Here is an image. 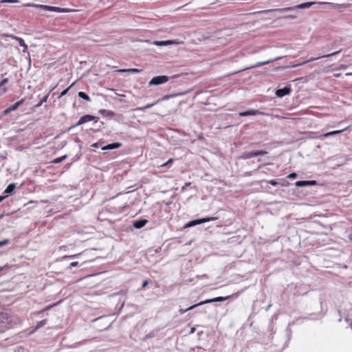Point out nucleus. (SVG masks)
Masks as SVG:
<instances>
[{"instance_id": "nucleus-40", "label": "nucleus", "mask_w": 352, "mask_h": 352, "mask_svg": "<svg viewBox=\"0 0 352 352\" xmlns=\"http://www.w3.org/2000/svg\"><path fill=\"white\" fill-rule=\"evenodd\" d=\"M333 76L336 77V78H338V77L341 76V74L340 73L334 74Z\"/></svg>"}, {"instance_id": "nucleus-46", "label": "nucleus", "mask_w": 352, "mask_h": 352, "mask_svg": "<svg viewBox=\"0 0 352 352\" xmlns=\"http://www.w3.org/2000/svg\"><path fill=\"white\" fill-rule=\"evenodd\" d=\"M190 184V183L188 182V183L186 184V186H189Z\"/></svg>"}, {"instance_id": "nucleus-16", "label": "nucleus", "mask_w": 352, "mask_h": 352, "mask_svg": "<svg viewBox=\"0 0 352 352\" xmlns=\"http://www.w3.org/2000/svg\"><path fill=\"white\" fill-rule=\"evenodd\" d=\"M148 221L146 219H141L136 221H134L133 226L135 228H141L144 227L146 223Z\"/></svg>"}, {"instance_id": "nucleus-33", "label": "nucleus", "mask_w": 352, "mask_h": 352, "mask_svg": "<svg viewBox=\"0 0 352 352\" xmlns=\"http://www.w3.org/2000/svg\"><path fill=\"white\" fill-rule=\"evenodd\" d=\"M153 105V104H148L146 105L145 107H140V108H138V109H139V110H144V109H148V108L151 107Z\"/></svg>"}, {"instance_id": "nucleus-2", "label": "nucleus", "mask_w": 352, "mask_h": 352, "mask_svg": "<svg viewBox=\"0 0 352 352\" xmlns=\"http://www.w3.org/2000/svg\"><path fill=\"white\" fill-rule=\"evenodd\" d=\"M24 6L25 7H33L36 8H39L41 10H43L45 11H52L56 12H60V13H67L73 12L74 10L69 8H62L59 7H54V6H50L47 5H42V4H32V3H26L24 4Z\"/></svg>"}, {"instance_id": "nucleus-21", "label": "nucleus", "mask_w": 352, "mask_h": 352, "mask_svg": "<svg viewBox=\"0 0 352 352\" xmlns=\"http://www.w3.org/2000/svg\"><path fill=\"white\" fill-rule=\"evenodd\" d=\"M47 320L46 319H44V320H42L38 322L36 325V327H35L34 330H33L32 332H34L35 331H36L39 328H41V327H43L44 325H45L47 324Z\"/></svg>"}, {"instance_id": "nucleus-45", "label": "nucleus", "mask_w": 352, "mask_h": 352, "mask_svg": "<svg viewBox=\"0 0 352 352\" xmlns=\"http://www.w3.org/2000/svg\"><path fill=\"white\" fill-rule=\"evenodd\" d=\"M92 146L97 147L98 146V143L93 144Z\"/></svg>"}, {"instance_id": "nucleus-17", "label": "nucleus", "mask_w": 352, "mask_h": 352, "mask_svg": "<svg viewBox=\"0 0 352 352\" xmlns=\"http://www.w3.org/2000/svg\"><path fill=\"white\" fill-rule=\"evenodd\" d=\"M117 72L119 73L128 72V73L137 74V73H140L141 72V70L138 69H135V68H131V69H120L117 70Z\"/></svg>"}, {"instance_id": "nucleus-10", "label": "nucleus", "mask_w": 352, "mask_h": 352, "mask_svg": "<svg viewBox=\"0 0 352 352\" xmlns=\"http://www.w3.org/2000/svg\"><path fill=\"white\" fill-rule=\"evenodd\" d=\"M291 91L292 89L290 87H285L284 88L277 89L276 91V96L281 98L289 94Z\"/></svg>"}, {"instance_id": "nucleus-1", "label": "nucleus", "mask_w": 352, "mask_h": 352, "mask_svg": "<svg viewBox=\"0 0 352 352\" xmlns=\"http://www.w3.org/2000/svg\"><path fill=\"white\" fill-rule=\"evenodd\" d=\"M234 296L237 297L239 296V294L236 293V294H234L232 295L225 296V297L219 296V297H216V298H212V299L206 300L204 301H201V302H199L197 304L192 305V306L189 307L188 308H187L186 309H179V312L180 314H184L186 311H188L189 310H191V309H193L194 308L197 307V306H200V305H202L208 304V303H211V302H223V301H225V300L230 298L231 297H232Z\"/></svg>"}, {"instance_id": "nucleus-30", "label": "nucleus", "mask_w": 352, "mask_h": 352, "mask_svg": "<svg viewBox=\"0 0 352 352\" xmlns=\"http://www.w3.org/2000/svg\"><path fill=\"white\" fill-rule=\"evenodd\" d=\"M18 0H0V3H17Z\"/></svg>"}, {"instance_id": "nucleus-36", "label": "nucleus", "mask_w": 352, "mask_h": 352, "mask_svg": "<svg viewBox=\"0 0 352 352\" xmlns=\"http://www.w3.org/2000/svg\"><path fill=\"white\" fill-rule=\"evenodd\" d=\"M270 63V60H267V61H265V62H260V63H258L256 64V66H261V65H264L265 64H267Z\"/></svg>"}, {"instance_id": "nucleus-7", "label": "nucleus", "mask_w": 352, "mask_h": 352, "mask_svg": "<svg viewBox=\"0 0 352 352\" xmlns=\"http://www.w3.org/2000/svg\"><path fill=\"white\" fill-rule=\"evenodd\" d=\"M318 3L320 4V5L326 4L333 8H349L351 6V4H349V3L339 4V3H331V2H318Z\"/></svg>"}, {"instance_id": "nucleus-6", "label": "nucleus", "mask_w": 352, "mask_h": 352, "mask_svg": "<svg viewBox=\"0 0 352 352\" xmlns=\"http://www.w3.org/2000/svg\"><path fill=\"white\" fill-rule=\"evenodd\" d=\"M182 41L179 40H168L162 41H155L154 44L157 46L169 45H179L182 43Z\"/></svg>"}, {"instance_id": "nucleus-44", "label": "nucleus", "mask_w": 352, "mask_h": 352, "mask_svg": "<svg viewBox=\"0 0 352 352\" xmlns=\"http://www.w3.org/2000/svg\"><path fill=\"white\" fill-rule=\"evenodd\" d=\"M292 8H284L283 9V10H290Z\"/></svg>"}, {"instance_id": "nucleus-25", "label": "nucleus", "mask_w": 352, "mask_h": 352, "mask_svg": "<svg viewBox=\"0 0 352 352\" xmlns=\"http://www.w3.org/2000/svg\"><path fill=\"white\" fill-rule=\"evenodd\" d=\"M74 85V82H73L69 87H67V89H65V90H63L60 94V97H63V96L66 95L67 93L68 92V91L69 90V89Z\"/></svg>"}, {"instance_id": "nucleus-41", "label": "nucleus", "mask_w": 352, "mask_h": 352, "mask_svg": "<svg viewBox=\"0 0 352 352\" xmlns=\"http://www.w3.org/2000/svg\"><path fill=\"white\" fill-rule=\"evenodd\" d=\"M349 239L352 241V232L349 234Z\"/></svg>"}, {"instance_id": "nucleus-12", "label": "nucleus", "mask_w": 352, "mask_h": 352, "mask_svg": "<svg viewBox=\"0 0 352 352\" xmlns=\"http://www.w3.org/2000/svg\"><path fill=\"white\" fill-rule=\"evenodd\" d=\"M341 52V50H339V51H337V52H333L331 54H326V55H323V56H318V57H316V58H311L310 59L306 60V61H304L303 63H302L300 65H302V64H305L306 63H308V62H311V61H314L315 60H318L320 58H324V57H330V56H334L336 54H339L340 52Z\"/></svg>"}, {"instance_id": "nucleus-37", "label": "nucleus", "mask_w": 352, "mask_h": 352, "mask_svg": "<svg viewBox=\"0 0 352 352\" xmlns=\"http://www.w3.org/2000/svg\"><path fill=\"white\" fill-rule=\"evenodd\" d=\"M8 82V78H4L3 79L0 83H1V85H5L7 82Z\"/></svg>"}, {"instance_id": "nucleus-19", "label": "nucleus", "mask_w": 352, "mask_h": 352, "mask_svg": "<svg viewBox=\"0 0 352 352\" xmlns=\"http://www.w3.org/2000/svg\"><path fill=\"white\" fill-rule=\"evenodd\" d=\"M315 3H317L316 2H314V1L306 2V3H301V4H299V5L296 6V8H300V9L307 8H309L310 6H311L312 5L315 4Z\"/></svg>"}, {"instance_id": "nucleus-32", "label": "nucleus", "mask_w": 352, "mask_h": 352, "mask_svg": "<svg viewBox=\"0 0 352 352\" xmlns=\"http://www.w3.org/2000/svg\"><path fill=\"white\" fill-rule=\"evenodd\" d=\"M297 177V175L296 173H289L288 175H287V177L289 179H294Z\"/></svg>"}, {"instance_id": "nucleus-5", "label": "nucleus", "mask_w": 352, "mask_h": 352, "mask_svg": "<svg viewBox=\"0 0 352 352\" xmlns=\"http://www.w3.org/2000/svg\"><path fill=\"white\" fill-rule=\"evenodd\" d=\"M169 78L167 76H158L153 77L149 82V85H158L168 82Z\"/></svg>"}, {"instance_id": "nucleus-38", "label": "nucleus", "mask_w": 352, "mask_h": 352, "mask_svg": "<svg viewBox=\"0 0 352 352\" xmlns=\"http://www.w3.org/2000/svg\"><path fill=\"white\" fill-rule=\"evenodd\" d=\"M148 281L147 280H144L142 283V287H145L148 285Z\"/></svg>"}, {"instance_id": "nucleus-13", "label": "nucleus", "mask_w": 352, "mask_h": 352, "mask_svg": "<svg viewBox=\"0 0 352 352\" xmlns=\"http://www.w3.org/2000/svg\"><path fill=\"white\" fill-rule=\"evenodd\" d=\"M121 146V144L119 142H115L112 144H107V146H104L102 148V150L106 151V150H111L115 148H118Z\"/></svg>"}, {"instance_id": "nucleus-29", "label": "nucleus", "mask_w": 352, "mask_h": 352, "mask_svg": "<svg viewBox=\"0 0 352 352\" xmlns=\"http://www.w3.org/2000/svg\"><path fill=\"white\" fill-rule=\"evenodd\" d=\"M106 112L107 113V115H110V116L113 115V111H107V110H105V109H101V110H100V113L101 114H104Z\"/></svg>"}, {"instance_id": "nucleus-27", "label": "nucleus", "mask_w": 352, "mask_h": 352, "mask_svg": "<svg viewBox=\"0 0 352 352\" xmlns=\"http://www.w3.org/2000/svg\"><path fill=\"white\" fill-rule=\"evenodd\" d=\"M174 160L173 158L169 159L166 162L164 163L160 167H165L173 164Z\"/></svg>"}, {"instance_id": "nucleus-43", "label": "nucleus", "mask_w": 352, "mask_h": 352, "mask_svg": "<svg viewBox=\"0 0 352 352\" xmlns=\"http://www.w3.org/2000/svg\"><path fill=\"white\" fill-rule=\"evenodd\" d=\"M60 250H66V246L65 245L60 246Z\"/></svg>"}, {"instance_id": "nucleus-15", "label": "nucleus", "mask_w": 352, "mask_h": 352, "mask_svg": "<svg viewBox=\"0 0 352 352\" xmlns=\"http://www.w3.org/2000/svg\"><path fill=\"white\" fill-rule=\"evenodd\" d=\"M15 188L16 184L14 183L10 184L4 190V193L6 194V196L10 194H12Z\"/></svg>"}, {"instance_id": "nucleus-14", "label": "nucleus", "mask_w": 352, "mask_h": 352, "mask_svg": "<svg viewBox=\"0 0 352 352\" xmlns=\"http://www.w3.org/2000/svg\"><path fill=\"white\" fill-rule=\"evenodd\" d=\"M347 129H348V127H346V128H344L343 129H341V130H337V131H333L327 132V133H324L323 135H322L321 137L327 138V137H329V136H331V135L340 134V133H342L343 131H346Z\"/></svg>"}, {"instance_id": "nucleus-26", "label": "nucleus", "mask_w": 352, "mask_h": 352, "mask_svg": "<svg viewBox=\"0 0 352 352\" xmlns=\"http://www.w3.org/2000/svg\"><path fill=\"white\" fill-rule=\"evenodd\" d=\"M48 97H49V94H47L46 96H45L42 100L40 101V102L36 105V107H40L43 104V102H47V99H48Z\"/></svg>"}, {"instance_id": "nucleus-9", "label": "nucleus", "mask_w": 352, "mask_h": 352, "mask_svg": "<svg viewBox=\"0 0 352 352\" xmlns=\"http://www.w3.org/2000/svg\"><path fill=\"white\" fill-rule=\"evenodd\" d=\"M97 118H96L95 116H91V115H85V116H82L78 122L76 123V126H78V125H81V124H83L86 122H90V121H92V120H96Z\"/></svg>"}, {"instance_id": "nucleus-18", "label": "nucleus", "mask_w": 352, "mask_h": 352, "mask_svg": "<svg viewBox=\"0 0 352 352\" xmlns=\"http://www.w3.org/2000/svg\"><path fill=\"white\" fill-rule=\"evenodd\" d=\"M11 37L14 39H15L16 41H18L19 45L21 47H23L24 48V50H26L28 49V45L25 43L24 40L20 37H17L15 36H11Z\"/></svg>"}, {"instance_id": "nucleus-3", "label": "nucleus", "mask_w": 352, "mask_h": 352, "mask_svg": "<svg viewBox=\"0 0 352 352\" xmlns=\"http://www.w3.org/2000/svg\"><path fill=\"white\" fill-rule=\"evenodd\" d=\"M267 153V151L263 150H256L250 152H245L239 157V159L247 160L258 155H265Z\"/></svg>"}, {"instance_id": "nucleus-35", "label": "nucleus", "mask_w": 352, "mask_h": 352, "mask_svg": "<svg viewBox=\"0 0 352 352\" xmlns=\"http://www.w3.org/2000/svg\"><path fill=\"white\" fill-rule=\"evenodd\" d=\"M77 266H78V263L77 261L72 262L69 264V267H77Z\"/></svg>"}, {"instance_id": "nucleus-39", "label": "nucleus", "mask_w": 352, "mask_h": 352, "mask_svg": "<svg viewBox=\"0 0 352 352\" xmlns=\"http://www.w3.org/2000/svg\"><path fill=\"white\" fill-rule=\"evenodd\" d=\"M195 331V327H192L190 331V334H192Z\"/></svg>"}, {"instance_id": "nucleus-34", "label": "nucleus", "mask_w": 352, "mask_h": 352, "mask_svg": "<svg viewBox=\"0 0 352 352\" xmlns=\"http://www.w3.org/2000/svg\"><path fill=\"white\" fill-rule=\"evenodd\" d=\"M11 109L10 107L7 108L6 109H5L3 112V116H6L8 115V113H10L11 112Z\"/></svg>"}, {"instance_id": "nucleus-8", "label": "nucleus", "mask_w": 352, "mask_h": 352, "mask_svg": "<svg viewBox=\"0 0 352 352\" xmlns=\"http://www.w3.org/2000/svg\"><path fill=\"white\" fill-rule=\"evenodd\" d=\"M265 113L259 110L256 109H250L245 111H241L239 113L240 116H255V115H264Z\"/></svg>"}, {"instance_id": "nucleus-22", "label": "nucleus", "mask_w": 352, "mask_h": 352, "mask_svg": "<svg viewBox=\"0 0 352 352\" xmlns=\"http://www.w3.org/2000/svg\"><path fill=\"white\" fill-rule=\"evenodd\" d=\"M78 96L86 101H91L90 97L83 91H80L78 94Z\"/></svg>"}, {"instance_id": "nucleus-20", "label": "nucleus", "mask_w": 352, "mask_h": 352, "mask_svg": "<svg viewBox=\"0 0 352 352\" xmlns=\"http://www.w3.org/2000/svg\"><path fill=\"white\" fill-rule=\"evenodd\" d=\"M24 101H25V98H22L21 100L16 102L13 105L10 106V108L11 111H12L16 110L21 104H22L24 102Z\"/></svg>"}, {"instance_id": "nucleus-11", "label": "nucleus", "mask_w": 352, "mask_h": 352, "mask_svg": "<svg viewBox=\"0 0 352 352\" xmlns=\"http://www.w3.org/2000/svg\"><path fill=\"white\" fill-rule=\"evenodd\" d=\"M316 184V182L315 180L310 181H298L296 182V186L298 187L301 186H314Z\"/></svg>"}, {"instance_id": "nucleus-42", "label": "nucleus", "mask_w": 352, "mask_h": 352, "mask_svg": "<svg viewBox=\"0 0 352 352\" xmlns=\"http://www.w3.org/2000/svg\"><path fill=\"white\" fill-rule=\"evenodd\" d=\"M6 196H0V202H1Z\"/></svg>"}, {"instance_id": "nucleus-28", "label": "nucleus", "mask_w": 352, "mask_h": 352, "mask_svg": "<svg viewBox=\"0 0 352 352\" xmlns=\"http://www.w3.org/2000/svg\"><path fill=\"white\" fill-rule=\"evenodd\" d=\"M9 243H10V240L9 239H4V240L0 241V248L2 247V246L8 245Z\"/></svg>"}, {"instance_id": "nucleus-4", "label": "nucleus", "mask_w": 352, "mask_h": 352, "mask_svg": "<svg viewBox=\"0 0 352 352\" xmlns=\"http://www.w3.org/2000/svg\"><path fill=\"white\" fill-rule=\"evenodd\" d=\"M217 219H218V217H206V218L193 220V221L188 222L186 225V227H192V226H196L198 224H201L203 223L214 221V220H217Z\"/></svg>"}, {"instance_id": "nucleus-23", "label": "nucleus", "mask_w": 352, "mask_h": 352, "mask_svg": "<svg viewBox=\"0 0 352 352\" xmlns=\"http://www.w3.org/2000/svg\"><path fill=\"white\" fill-rule=\"evenodd\" d=\"M83 252H80L78 254H73V255H65L62 257V259H71L74 258H78L79 256L82 254Z\"/></svg>"}, {"instance_id": "nucleus-31", "label": "nucleus", "mask_w": 352, "mask_h": 352, "mask_svg": "<svg viewBox=\"0 0 352 352\" xmlns=\"http://www.w3.org/2000/svg\"><path fill=\"white\" fill-rule=\"evenodd\" d=\"M270 184L272 185V186H277L278 185V182L275 179H271V180H269L267 182Z\"/></svg>"}, {"instance_id": "nucleus-24", "label": "nucleus", "mask_w": 352, "mask_h": 352, "mask_svg": "<svg viewBox=\"0 0 352 352\" xmlns=\"http://www.w3.org/2000/svg\"><path fill=\"white\" fill-rule=\"evenodd\" d=\"M67 157L66 155H64V156H62V157H57L56 159H54L52 162L54 164H58V163H60L63 160H64L65 158Z\"/></svg>"}]
</instances>
